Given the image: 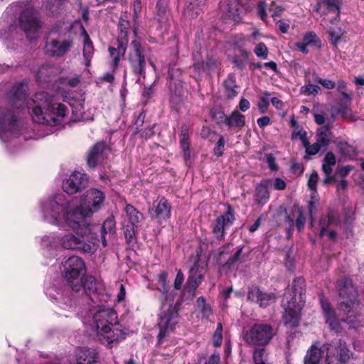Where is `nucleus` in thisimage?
Returning <instances> with one entry per match:
<instances>
[{"label":"nucleus","mask_w":364,"mask_h":364,"mask_svg":"<svg viewBox=\"0 0 364 364\" xmlns=\"http://www.w3.org/2000/svg\"><path fill=\"white\" fill-rule=\"evenodd\" d=\"M331 132L328 126H321L317 129L316 141L322 146H327L331 141Z\"/></svg>","instance_id":"nucleus-27"},{"label":"nucleus","mask_w":364,"mask_h":364,"mask_svg":"<svg viewBox=\"0 0 364 364\" xmlns=\"http://www.w3.org/2000/svg\"><path fill=\"white\" fill-rule=\"evenodd\" d=\"M220 355L214 353L204 364H219Z\"/></svg>","instance_id":"nucleus-61"},{"label":"nucleus","mask_w":364,"mask_h":364,"mask_svg":"<svg viewBox=\"0 0 364 364\" xmlns=\"http://www.w3.org/2000/svg\"><path fill=\"white\" fill-rule=\"evenodd\" d=\"M275 334L272 326L267 323H255L244 333L245 341L250 344L263 346L268 343Z\"/></svg>","instance_id":"nucleus-9"},{"label":"nucleus","mask_w":364,"mask_h":364,"mask_svg":"<svg viewBox=\"0 0 364 364\" xmlns=\"http://www.w3.org/2000/svg\"><path fill=\"white\" fill-rule=\"evenodd\" d=\"M229 1V19H232L235 23L241 22L247 9V1L230 0Z\"/></svg>","instance_id":"nucleus-19"},{"label":"nucleus","mask_w":364,"mask_h":364,"mask_svg":"<svg viewBox=\"0 0 364 364\" xmlns=\"http://www.w3.org/2000/svg\"><path fill=\"white\" fill-rule=\"evenodd\" d=\"M71 229L77 233L51 232L36 237L42 254L46 257L53 258L63 250H78L90 255L97 250L100 240L96 235L95 225L82 223L80 227Z\"/></svg>","instance_id":"nucleus-4"},{"label":"nucleus","mask_w":364,"mask_h":364,"mask_svg":"<svg viewBox=\"0 0 364 364\" xmlns=\"http://www.w3.org/2000/svg\"><path fill=\"white\" fill-rule=\"evenodd\" d=\"M338 148L341 154L345 156L352 157L356 154L355 149L345 141H340L338 144Z\"/></svg>","instance_id":"nucleus-34"},{"label":"nucleus","mask_w":364,"mask_h":364,"mask_svg":"<svg viewBox=\"0 0 364 364\" xmlns=\"http://www.w3.org/2000/svg\"><path fill=\"white\" fill-rule=\"evenodd\" d=\"M205 272V265L199 262L194 264L191 268L188 279L185 287V291L190 295L193 296L195 290L200 284L203 274Z\"/></svg>","instance_id":"nucleus-15"},{"label":"nucleus","mask_w":364,"mask_h":364,"mask_svg":"<svg viewBox=\"0 0 364 364\" xmlns=\"http://www.w3.org/2000/svg\"><path fill=\"white\" fill-rule=\"evenodd\" d=\"M125 215L123 218L122 225L124 230V235L129 243L135 235V228L142 221L144 217L134 206L127 204L124 208Z\"/></svg>","instance_id":"nucleus-10"},{"label":"nucleus","mask_w":364,"mask_h":364,"mask_svg":"<svg viewBox=\"0 0 364 364\" xmlns=\"http://www.w3.org/2000/svg\"><path fill=\"white\" fill-rule=\"evenodd\" d=\"M329 34L331 43L335 46L337 45L341 40V35L334 31H331Z\"/></svg>","instance_id":"nucleus-60"},{"label":"nucleus","mask_w":364,"mask_h":364,"mask_svg":"<svg viewBox=\"0 0 364 364\" xmlns=\"http://www.w3.org/2000/svg\"><path fill=\"white\" fill-rule=\"evenodd\" d=\"M265 157L269 168L272 171H277L278 166L276 163V159L274 156L272 154H268L265 155Z\"/></svg>","instance_id":"nucleus-50"},{"label":"nucleus","mask_w":364,"mask_h":364,"mask_svg":"<svg viewBox=\"0 0 364 364\" xmlns=\"http://www.w3.org/2000/svg\"><path fill=\"white\" fill-rule=\"evenodd\" d=\"M109 149L103 142L95 144L87 154V164L90 167L102 164L107 158Z\"/></svg>","instance_id":"nucleus-14"},{"label":"nucleus","mask_w":364,"mask_h":364,"mask_svg":"<svg viewBox=\"0 0 364 364\" xmlns=\"http://www.w3.org/2000/svg\"><path fill=\"white\" fill-rule=\"evenodd\" d=\"M126 296V290L124 286L122 284H120L119 286V291L117 296V301L118 303L122 302L124 300Z\"/></svg>","instance_id":"nucleus-59"},{"label":"nucleus","mask_w":364,"mask_h":364,"mask_svg":"<svg viewBox=\"0 0 364 364\" xmlns=\"http://www.w3.org/2000/svg\"><path fill=\"white\" fill-rule=\"evenodd\" d=\"M17 15H18V26L16 24H11L9 31L13 32L18 26L24 32L29 41H32L36 38L39 28V22L35 11L28 4H12L5 11L4 18L12 19L13 16H16Z\"/></svg>","instance_id":"nucleus-7"},{"label":"nucleus","mask_w":364,"mask_h":364,"mask_svg":"<svg viewBox=\"0 0 364 364\" xmlns=\"http://www.w3.org/2000/svg\"><path fill=\"white\" fill-rule=\"evenodd\" d=\"M87 183V177L83 172L75 171L63 182V189L68 194H75L84 188Z\"/></svg>","instance_id":"nucleus-13"},{"label":"nucleus","mask_w":364,"mask_h":364,"mask_svg":"<svg viewBox=\"0 0 364 364\" xmlns=\"http://www.w3.org/2000/svg\"><path fill=\"white\" fill-rule=\"evenodd\" d=\"M225 220L224 216H220L217 218L213 226V233L218 239L223 238L224 236Z\"/></svg>","instance_id":"nucleus-35"},{"label":"nucleus","mask_w":364,"mask_h":364,"mask_svg":"<svg viewBox=\"0 0 364 364\" xmlns=\"http://www.w3.org/2000/svg\"><path fill=\"white\" fill-rule=\"evenodd\" d=\"M271 186L270 181H263L257 188L256 200L258 203L264 204L268 200L269 193L268 187Z\"/></svg>","instance_id":"nucleus-28"},{"label":"nucleus","mask_w":364,"mask_h":364,"mask_svg":"<svg viewBox=\"0 0 364 364\" xmlns=\"http://www.w3.org/2000/svg\"><path fill=\"white\" fill-rule=\"evenodd\" d=\"M105 194L97 188L87 190L80 199L79 205L68 200L63 194H56L41 200L38 210L43 221L55 226L80 227L104 205Z\"/></svg>","instance_id":"nucleus-2"},{"label":"nucleus","mask_w":364,"mask_h":364,"mask_svg":"<svg viewBox=\"0 0 364 364\" xmlns=\"http://www.w3.org/2000/svg\"><path fill=\"white\" fill-rule=\"evenodd\" d=\"M254 52L257 57L266 59L268 56V49L264 43H258L255 48Z\"/></svg>","instance_id":"nucleus-42"},{"label":"nucleus","mask_w":364,"mask_h":364,"mask_svg":"<svg viewBox=\"0 0 364 364\" xmlns=\"http://www.w3.org/2000/svg\"><path fill=\"white\" fill-rule=\"evenodd\" d=\"M353 169V166L350 165L342 166L338 168V173L341 176L344 177L348 175Z\"/></svg>","instance_id":"nucleus-58"},{"label":"nucleus","mask_w":364,"mask_h":364,"mask_svg":"<svg viewBox=\"0 0 364 364\" xmlns=\"http://www.w3.org/2000/svg\"><path fill=\"white\" fill-rule=\"evenodd\" d=\"M320 90V87L318 85L313 84H309L301 87V92L306 95H316Z\"/></svg>","instance_id":"nucleus-44"},{"label":"nucleus","mask_w":364,"mask_h":364,"mask_svg":"<svg viewBox=\"0 0 364 364\" xmlns=\"http://www.w3.org/2000/svg\"><path fill=\"white\" fill-rule=\"evenodd\" d=\"M75 364H98L97 353L94 349L79 347L75 351Z\"/></svg>","instance_id":"nucleus-18"},{"label":"nucleus","mask_w":364,"mask_h":364,"mask_svg":"<svg viewBox=\"0 0 364 364\" xmlns=\"http://www.w3.org/2000/svg\"><path fill=\"white\" fill-rule=\"evenodd\" d=\"M154 212L156 218L159 221L166 220L171 216V205L165 198H161L158 202Z\"/></svg>","instance_id":"nucleus-23"},{"label":"nucleus","mask_w":364,"mask_h":364,"mask_svg":"<svg viewBox=\"0 0 364 364\" xmlns=\"http://www.w3.org/2000/svg\"><path fill=\"white\" fill-rule=\"evenodd\" d=\"M270 124V118L264 116L257 119V124L259 127L262 128Z\"/></svg>","instance_id":"nucleus-63"},{"label":"nucleus","mask_w":364,"mask_h":364,"mask_svg":"<svg viewBox=\"0 0 364 364\" xmlns=\"http://www.w3.org/2000/svg\"><path fill=\"white\" fill-rule=\"evenodd\" d=\"M224 151V142L222 137H220L218 141H217V144L214 148V154L220 156L222 155L223 152Z\"/></svg>","instance_id":"nucleus-52"},{"label":"nucleus","mask_w":364,"mask_h":364,"mask_svg":"<svg viewBox=\"0 0 364 364\" xmlns=\"http://www.w3.org/2000/svg\"><path fill=\"white\" fill-rule=\"evenodd\" d=\"M277 24L282 33H285L288 31V29L289 28V24L288 23L279 20L277 22Z\"/></svg>","instance_id":"nucleus-62"},{"label":"nucleus","mask_w":364,"mask_h":364,"mask_svg":"<svg viewBox=\"0 0 364 364\" xmlns=\"http://www.w3.org/2000/svg\"><path fill=\"white\" fill-rule=\"evenodd\" d=\"M166 279H167V274L166 273L164 272V273L159 274L158 281H159V284L161 285V288H162L161 289H160V290L163 292H164L166 291Z\"/></svg>","instance_id":"nucleus-55"},{"label":"nucleus","mask_w":364,"mask_h":364,"mask_svg":"<svg viewBox=\"0 0 364 364\" xmlns=\"http://www.w3.org/2000/svg\"><path fill=\"white\" fill-rule=\"evenodd\" d=\"M281 219H284L285 223L289 225V229L287 231L288 237L290 236L291 231L292 230L294 223V216H291L288 215L286 210H279L274 215V220L278 225H282L283 223Z\"/></svg>","instance_id":"nucleus-29"},{"label":"nucleus","mask_w":364,"mask_h":364,"mask_svg":"<svg viewBox=\"0 0 364 364\" xmlns=\"http://www.w3.org/2000/svg\"><path fill=\"white\" fill-rule=\"evenodd\" d=\"M264 349H255L253 352V360L255 364H266L264 359Z\"/></svg>","instance_id":"nucleus-47"},{"label":"nucleus","mask_w":364,"mask_h":364,"mask_svg":"<svg viewBox=\"0 0 364 364\" xmlns=\"http://www.w3.org/2000/svg\"><path fill=\"white\" fill-rule=\"evenodd\" d=\"M318 179V175L317 172L314 171L311 174V176L308 180V186H309V189H311L314 192L316 191Z\"/></svg>","instance_id":"nucleus-46"},{"label":"nucleus","mask_w":364,"mask_h":364,"mask_svg":"<svg viewBox=\"0 0 364 364\" xmlns=\"http://www.w3.org/2000/svg\"><path fill=\"white\" fill-rule=\"evenodd\" d=\"M239 108L241 111L245 112L250 108V102L247 100L242 98L240 101Z\"/></svg>","instance_id":"nucleus-64"},{"label":"nucleus","mask_w":364,"mask_h":364,"mask_svg":"<svg viewBox=\"0 0 364 364\" xmlns=\"http://www.w3.org/2000/svg\"><path fill=\"white\" fill-rule=\"evenodd\" d=\"M181 147L184 152V159L186 161L189 159V144L188 141V135L186 133L182 132L180 139Z\"/></svg>","instance_id":"nucleus-41"},{"label":"nucleus","mask_w":364,"mask_h":364,"mask_svg":"<svg viewBox=\"0 0 364 364\" xmlns=\"http://www.w3.org/2000/svg\"><path fill=\"white\" fill-rule=\"evenodd\" d=\"M303 146L306 148V152L309 155L316 154L322 147L317 141L310 145L308 142V140L303 144Z\"/></svg>","instance_id":"nucleus-43"},{"label":"nucleus","mask_w":364,"mask_h":364,"mask_svg":"<svg viewBox=\"0 0 364 364\" xmlns=\"http://www.w3.org/2000/svg\"><path fill=\"white\" fill-rule=\"evenodd\" d=\"M247 299L256 302L260 307L264 308L275 301V296L273 294L263 292L257 287L252 288L249 290Z\"/></svg>","instance_id":"nucleus-17"},{"label":"nucleus","mask_w":364,"mask_h":364,"mask_svg":"<svg viewBox=\"0 0 364 364\" xmlns=\"http://www.w3.org/2000/svg\"><path fill=\"white\" fill-rule=\"evenodd\" d=\"M222 325L219 323L213 336V343L215 346H219L222 343Z\"/></svg>","instance_id":"nucleus-45"},{"label":"nucleus","mask_w":364,"mask_h":364,"mask_svg":"<svg viewBox=\"0 0 364 364\" xmlns=\"http://www.w3.org/2000/svg\"><path fill=\"white\" fill-rule=\"evenodd\" d=\"M304 281L301 278L294 280L291 289H287L284 294L282 306L284 309L283 319L284 324L291 328L296 327L300 321V313L304 306Z\"/></svg>","instance_id":"nucleus-6"},{"label":"nucleus","mask_w":364,"mask_h":364,"mask_svg":"<svg viewBox=\"0 0 364 364\" xmlns=\"http://www.w3.org/2000/svg\"><path fill=\"white\" fill-rule=\"evenodd\" d=\"M184 281V277L181 270H179L176 274L175 282H174V288L176 289H180L182 287V284Z\"/></svg>","instance_id":"nucleus-53"},{"label":"nucleus","mask_w":364,"mask_h":364,"mask_svg":"<svg viewBox=\"0 0 364 364\" xmlns=\"http://www.w3.org/2000/svg\"><path fill=\"white\" fill-rule=\"evenodd\" d=\"M133 51L129 55V62L133 70L136 74H141L144 71L145 59L142 54L141 48L137 41L132 42Z\"/></svg>","instance_id":"nucleus-16"},{"label":"nucleus","mask_w":364,"mask_h":364,"mask_svg":"<svg viewBox=\"0 0 364 364\" xmlns=\"http://www.w3.org/2000/svg\"><path fill=\"white\" fill-rule=\"evenodd\" d=\"M335 217L333 215V213H328V214L322 218L320 221V226H321V231H320V235L321 237L325 236L326 235H328L329 239L331 240H335L336 237V232L333 230L327 231V227L331 224H333L335 223Z\"/></svg>","instance_id":"nucleus-24"},{"label":"nucleus","mask_w":364,"mask_h":364,"mask_svg":"<svg viewBox=\"0 0 364 364\" xmlns=\"http://www.w3.org/2000/svg\"><path fill=\"white\" fill-rule=\"evenodd\" d=\"M336 164V156L333 153L328 152L323 160L322 170L326 176H330L333 171V167Z\"/></svg>","instance_id":"nucleus-30"},{"label":"nucleus","mask_w":364,"mask_h":364,"mask_svg":"<svg viewBox=\"0 0 364 364\" xmlns=\"http://www.w3.org/2000/svg\"><path fill=\"white\" fill-rule=\"evenodd\" d=\"M306 134V132L302 129H299L293 132L291 134V138L293 139H299L301 141L302 144H304L307 141Z\"/></svg>","instance_id":"nucleus-48"},{"label":"nucleus","mask_w":364,"mask_h":364,"mask_svg":"<svg viewBox=\"0 0 364 364\" xmlns=\"http://www.w3.org/2000/svg\"><path fill=\"white\" fill-rule=\"evenodd\" d=\"M316 81L326 89L331 90L336 87V83L328 79L318 78Z\"/></svg>","instance_id":"nucleus-51"},{"label":"nucleus","mask_w":364,"mask_h":364,"mask_svg":"<svg viewBox=\"0 0 364 364\" xmlns=\"http://www.w3.org/2000/svg\"><path fill=\"white\" fill-rule=\"evenodd\" d=\"M323 3L326 4L329 12H334L336 18L339 17L341 0H323Z\"/></svg>","instance_id":"nucleus-36"},{"label":"nucleus","mask_w":364,"mask_h":364,"mask_svg":"<svg viewBox=\"0 0 364 364\" xmlns=\"http://www.w3.org/2000/svg\"><path fill=\"white\" fill-rule=\"evenodd\" d=\"M317 39L316 35L314 32L306 33L303 38L304 43L310 45Z\"/></svg>","instance_id":"nucleus-54"},{"label":"nucleus","mask_w":364,"mask_h":364,"mask_svg":"<svg viewBox=\"0 0 364 364\" xmlns=\"http://www.w3.org/2000/svg\"><path fill=\"white\" fill-rule=\"evenodd\" d=\"M71 46L72 42L69 40L52 39L47 43L46 50L48 53L53 56H60L65 54Z\"/></svg>","instance_id":"nucleus-20"},{"label":"nucleus","mask_w":364,"mask_h":364,"mask_svg":"<svg viewBox=\"0 0 364 364\" xmlns=\"http://www.w3.org/2000/svg\"><path fill=\"white\" fill-rule=\"evenodd\" d=\"M206 0H188L186 4L184 14L191 18L197 17L202 11Z\"/></svg>","instance_id":"nucleus-22"},{"label":"nucleus","mask_w":364,"mask_h":364,"mask_svg":"<svg viewBox=\"0 0 364 364\" xmlns=\"http://www.w3.org/2000/svg\"><path fill=\"white\" fill-rule=\"evenodd\" d=\"M115 228V223L113 218H108L103 223L102 227L101 228V237L102 242L104 247L107 246V240L105 239V235L109 232H114Z\"/></svg>","instance_id":"nucleus-31"},{"label":"nucleus","mask_w":364,"mask_h":364,"mask_svg":"<svg viewBox=\"0 0 364 364\" xmlns=\"http://www.w3.org/2000/svg\"><path fill=\"white\" fill-rule=\"evenodd\" d=\"M81 35L83 38L82 55L85 60V66L89 67L94 54V47L88 33L84 27H82Z\"/></svg>","instance_id":"nucleus-21"},{"label":"nucleus","mask_w":364,"mask_h":364,"mask_svg":"<svg viewBox=\"0 0 364 364\" xmlns=\"http://www.w3.org/2000/svg\"><path fill=\"white\" fill-rule=\"evenodd\" d=\"M322 354L321 348L312 345L304 357V364H319Z\"/></svg>","instance_id":"nucleus-26"},{"label":"nucleus","mask_w":364,"mask_h":364,"mask_svg":"<svg viewBox=\"0 0 364 364\" xmlns=\"http://www.w3.org/2000/svg\"><path fill=\"white\" fill-rule=\"evenodd\" d=\"M249 54L245 50H240L238 55L232 58V63L239 70H242L247 63Z\"/></svg>","instance_id":"nucleus-32"},{"label":"nucleus","mask_w":364,"mask_h":364,"mask_svg":"<svg viewBox=\"0 0 364 364\" xmlns=\"http://www.w3.org/2000/svg\"><path fill=\"white\" fill-rule=\"evenodd\" d=\"M269 95L268 92H264L258 102L257 106L261 113H264L267 110L269 105Z\"/></svg>","instance_id":"nucleus-40"},{"label":"nucleus","mask_w":364,"mask_h":364,"mask_svg":"<svg viewBox=\"0 0 364 364\" xmlns=\"http://www.w3.org/2000/svg\"><path fill=\"white\" fill-rule=\"evenodd\" d=\"M350 104H345L343 102H339L338 107V112L341 115L342 117L346 119H352L353 114L351 110L348 108Z\"/></svg>","instance_id":"nucleus-38"},{"label":"nucleus","mask_w":364,"mask_h":364,"mask_svg":"<svg viewBox=\"0 0 364 364\" xmlns=\"http://www.w3.org/2000/svg\"><path fill=\"white\" fill-rule=\"evenodd\" d=\"M325 349L327 351L326 364H338L347 362L353 355L346 342L338 340L329 344Z\"/></svg>","instance_id":"nucleus-11"},{"label":"nucleus","mask_w":364,"mask_h":364,"mask_svg":"<svg viewBox=\"0 0 364 364\" xmlns=\"http://www.w3.org/2000/svg\"><path fill=\"white\" fill-rule=\"evenodd\" d=\"M156 9L158 10V16H159L161 14H164L166 9V0H160L156 4Z\"/></svg>","instance_id":"nucleus-57"},{"label":"nucleus","mask_w":364,"mask_h":364,"mask_svg":"<svg viewBox=\"0 0 364 364\" xmlns=\"http://www.w3.org/2000/svg\"><path fill=\"white\" fill-rule=\"evenodd\" d=\"M306 218L301 210H298V216L296 220V227L299 231H301L304 226Z\"/></svg>","instance_id":"nucleus-49"},{"label":"nucleus","mask_w":364,"mask_h":364,"mask_svg":"<svg viewBox=\"0 0 364 364\" xmlns=\"http://www.w3.org/2000/svg\"><path fill=\"white\" fill-rule=\"evenodd\" d=\"M25 92V86L18 85L12 90L11 102L0 104V140L8 149L21 144L33 135L26 124L18 118L15 109L25 105L34 122L50 126L63 123L68 112L64 104L46 92L36 93L28 100Z\"/></svg>","instance_id":"nucleus-1"},{"label":"nucleus","mask_w":364,"mask_h":364,"mask_svg":"<svg viewBox=\"0 0 364 364\" xmlns=\"http://www.w3.org/2000/svg\"><path fill=\"white\" fill-rule=\"evenodd\" d=\"M350 104H345L343 102H339L338 107V112L341 115L342 117L346 119H352L353 114L351 110L348 108Z\"/></svg>","instance_id":"nucleus-39"},{"label":"nucleus","mask_w":364,"mask_h":364,"mask_svg":"<svg viewBox=\"0 0 364 364\" xmlns=\"http://www.w3.org/2000/svg\"><path fill=\"white\" fill-rule=\"evenodd\" d=\"M62 272L65 279L73 291H78L84 287L89 291L90 296L95 291L94 284H87V280L91 277H86L84 281L85 264L80 257L73 255L68 257L63 264Z\"/></svg>","instance_id":"nucleus-8"},{"label":"nucleus","mask_w":364,"mask_h":364,"mask_svg":"<svg viewBox=\"0 0 364 364\" xmlns=\"http://www.w3.org/2000/svg\"><path fill=\"white\" fill-rule=\"evenodd\" d=\"M162 309L159 321V340H161L169 331H172L178 321V313L174 307L171 305H164Z\"/></svg>","instance_id":"nucleus-12"},{"label":"nucleus","mask_w":364,"mask_h":364,"mask_svg":"<svg viewBox=\"0 0 364 364\" xmlns=\"http://www.w3.org/2000/svg\"><path fill=\"white\" fill-rule=\"evenodd\" d=\"M88 284L95 287V291L91 294L90 298L97 309L90 324V328L102 344L112 348L124 338V333L118 321L117 312L106 306L111 299L110 292L103 282L96 280L95 277L88 279Z\"/></svg>","instance_id":"nucleus-3"},{"label":"nucleus","mask_w":364,"mask_h":364,"mask_svg":"<svg viewBox=\"0 0 364 364\" xmlns=\"http://www.w3.org/2000/svg\"><path fill=\"white\" fill-rule=\"evenodd\" d=\"M197 307L201 311L204 317L208 318L212 311L208 304H205L203 297H199L197 300Z\"/></svg>","instance_id":"nucleus-37"},{"label":"nucleus","mask_w":364,"mask_h":364,"mask_svg":"<svg viewBox=\"0 0 364 364\" xmlns=\"http://www.w3.org/2000/svg\"><path fill=\"white\" fill-rule=\"evenodd\" d=\"M127 48V43L118 42L117 48L109 47V52L112 58V66L114 69L117 67L120 59L124 56Z\"/></svg>","instance_id":"nucleus-25"},{"label":"nucleus","mask_w":364,"mask_h":364,"mask_svg":"<svg viewBox=\"0 0 364 364\" xmlns=\"http://www.w3.org/2000/svg\"><path fill=\"white\" fill-rule=\"evenodd\" d=\"M245 116L238 111H233L229 116V126L241 127L245 125Z\"/></svg>","instance_id":"nucleus-33"},{"label":"nucleus","mask_w":364,"mask_h":364,"mask_svg":"<svg viewBox=\"0 0 364 364\" xmlns=\"http://www.w3.org/2000/svg\"><path fill=\"white\" fill-rule=\"evenodd\" d=\"M273 186L276 190H284L286 187V183L283 179L277 178L274 182Z\"/></svg>","instance_id":"nucleus-56"},{"label":"nucleus","mask_w":364,"mask_h":364,"mask_svg":"<svg viewBox=\"0 0 364 364\" xmlns=\"http://www.w3.org/2000/svg\"><path fill=\"white\" fill-rule=\"evenodd\" d=\"M338 309L341 318H338L329 302L323 297L321 298V306L326 323L330 328L336 332L341 329V321L353 323L357 316V307L359 304L358 291L351 279L343 278L338 281Z\"/></svg>","instance_id":"nucleus-5"}]
</instances>
